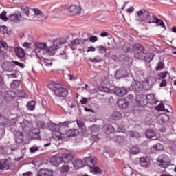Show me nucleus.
<instances>
[{"instance_id":"9d476101","label":"nucleus","mask_w":176,"mask_h":176,"mask_svg":"<svg viewBox=\"0 0 176 176\" xmlns=\"http://www.w3.org/2000/svg\"><path fill=\"white\" fill-rule=\"evenodd\" d=\"M66 43L65 39L64 38H56L54 41L53 46H50V47H53L54 54L58 49H60L61 45H64Z\"/></svg>"},{"instance_id":"39448f33","label":"nucleus","mask_w":176,"mask_h":176,"mask_svg":"<svg viewBox=\"0 0 176 176\" xmlns=\"http://www.w3.org/2000/svg\"><path fill=\"white\" fill-rule=\"evenodd\" d=\"M79 134V131L75 129H70L69 131H67L65 133H60V136H56V141H58L60 140H65L67 138H72V137H76Z\"/></svg>"},{"instance_id":"79ce46f5","label":"nucleus","mask_w":176,"mask_h":176,"mask_svg":"<svg viewBox=\"0 0 176 176\" xmlns=\"http://www.w3.org/2000/svg\"><path fill=\"white\" fill-rule=\"evenodd\" d=\"M116 133H126V128H124V126H123L122 124H119L117 126Z\"/></svg>"},{"instance_id":"6e6552de","label":"nucleus","mask_w":176,"mask_h":176,"mask_svg":"<svg viewBox=\"0 0 176 176\" xmlns=\"http://www.w3.org/2000/svg\"><path fill=\"white\" fill-rule=\"evenodd\" d=\"M14 166V164L12 162L10 159L1 160L0 161V170H10Z\"/></svg>"},{"instance_id":"412c9836","label":"nucleus","mask_w":176,"mask_h":176,"mask_svg":"<svg viewBox=\"0 0 176 176\" xmlns=\"http://www.w3.org/2000/svg\"><path fill=\"white\" fill-rule=\"evenodd\" d=\"M162 151H164V146L160 143H157L155 145L151 148V153L162 152Z\"/></svg>"},{"instance_id":"9b49d317","label":"nucleus","mask_w":176,"mask_h":176,"mask_svg":"<svg viewBox=\"0 0 176 176\" xmlns=\"http://www.w3.org/2000/svg\"><path fill=\"white\" fill-rule=\"evenodd\" d=\"M156 83V78L155 77H148L144 81V86L146 90H151L152 86Z\"/></svg>"},{"instance_id":"bf43d9fd","label":"nucleus","mask_w":176,"mask_h":176,"mask_svg":"<svg viewBox=\"0 0 176 176\" xmlns=\"http://www.w3.org/2000/svg\"><path fill=\"white\" fill-rule=\"evenodd\" d=\"M38 151H39V147H36L34 146L30 148V153H35V152H38Z\"/></svg>"},{"instance_id":"0e129e2a","label":"nucleus","mask_w":176,"mask_h":176,"mask_svg":"<svg viewBox=\"0 0 176 176\" xmlns=\"http://www.w3.org/2000/svg\"><path fill=\"white\" fill-rule=\"evenodd\" d=\"M39 133H41V131L38 129H34L32 131V134L34 135V137H38L39 135Z\"/></svg>"},{"instance_id":"864d4df0","label":"nucleus","mask_w":176,"mask_h":176,"mask_svg":"<svg viewBox=\"0 0 176 176\" xmlns=\"http://www.w3.org/2000/svg\"><path fill=\"white\" fill-rule=\"evenodd\" d=\"M85 41H89V42H92V43H94V42H97L98 41V38L97 36H90L89 38L85 39Z\"/></svg>"},{"instance_id":"603ef678","label":"nucleus","mask_w":176,"mask_h":176,"mask_svg":"<svg viewBox=\"0 0 176 176\" xmlns=\"http://www.w3.org/2000/svg\"><path fill=\"white\" fill-rule=\"evenodd\" d=\"M71 123H72V122L66 121L64 122H60L59 124H60V127H64L65 129V127H69V124H71Z\"/></svg>"},{"instance_id":"09e8293b","label":"nucleus","mask_w":176,"mask_h":176,"mask_svg":"<svg viewBox=\"0 0 176 176\" xmlns=\"http://www.w3.org/2000/svg\"><path fill=\"white\" fill-rule=\"evenodd\" d=\"M99 91L104 92V93H111V89L106 87H99Z\"/></svg>"},{"instance_id":"5701e85b","label":"nucleus","mask_w":176,"mask_h":176,"mask_svg":"<svg viewBox=\"0 0 176 176\" xmlns=\"http://www.w3.org/2000/svg\"><path fill=\"white\" fill-rule=\"evenodd\" d=\"M21 19H23V16H21V14L19 12L10 15L8 19L10 20V21H14V23H19V21H21Z\"/></svg>"},{"instance_id":"bb28decb","label":"nucleus","mask_w":176,"mask_h":176,"mask_svg":"<svg viewBox=\"0 0 176 176\" xmlns=\"http://www.w3.org/2000/svg\"><path fill=\"white\" fill-rule=\"evenodd\" d=\"M37 176H53V171L50 169H40Z\"/></svg>"},{"instance_id":"e433bc0d","label":"nucleus","mask_w":176,"mask_h":176,"mask_svg":"<svg viewBox=\"0 0 176 176\" xmlns=\"http://www.w3.org/2000/svg\"><path fill=\"white\" fill-rule=\"evenodd\" d=\"M146 137L149 139L155 138L156 137V132L154 130L148 129L146 132Z\"/></svg>"},{"instance_id":"3c124183","label":"nucleus","mask_w":176,"mask_h":176,"mask_svg":"<svg viewBox=\"0 0 176 176\" xmlns=\"http://www.w3.org/2000/svg\"><path fill=\"white\" fill-rule=\"evenodd\" d=\"M12 64H14V65H16L17 67H19V68H25V65H24L23 63H21L17 60H12Z\"/></svg>"},{"instance_id":"c756f323","label":"nucleus","mask_w":176,"mask_h":176,"mask_svg":"<svg viewBox=\"0 0 176 176\" xmlns=\"http://www.w3.org/2000/svg\"><path fill=\"white\" fill-rule=\"evenodd\" d=\"M14 96H16V94L12 91H7L5 93L4 98L6 101H12L13 98H14Z\"/></svg>"},{"instance_id":"338daca9","label":"nucleus","mask_w":176,"mask_h":176,"mask_svg":"<svg viewBox=\"0 0 176 176\" xmlns=\"http://www.w3.org/2000/svg\"><path fill=\"white\" fill-rule=\"evenodd\" d=\"M91 131L92 133H96L98 131V126H97L96 125H93L92 126H91Z\"/></svg>"},{"instance_id":"4468645a","label":"nucleus","mask_w":176,"mask_h":176,"mask_svg":"<svg viewBox=\"0 0 176 176\" xmlns=\"http://www.w3.org/2000/svg\"><path fill=\"white\" fill-rule=\"evenodd\" d=\"M14 140L16 144H21L24 140V133L21 131H14Z\"/></svg>"},{"instance_id":"c9c22d12","label":"nucleus","mask_w":176,"mask_h":176,"mask_svg":"<svg viewBox=\"0 0 176 176\" xmlns=\"http://www.w3.org/2000/svg\"><path fill=\"white\" fill-rule=\"evenodd\" d=\"M122 113L120 111H113L111 116V118L113 119V120H120L122 119Z\"/></svg>"},{"instance_id":"f257e3e1","label":"nucleus","mask_w":176,"mask_h":176,"mask_svg":"<svg viewBox=\"0 0 176 176\" xmlns=\"http://www.w3.org/2000/svg\"><path fill=\"white\" fill-rule=\"evenodd\" d=\"M52 90L56 97H60V98H65L68 95V88L64 85H61L58 82L52 83Z\"/></svg>"},{"instance_id":"c85d7f7f","label":"nucleus","mask_w":176,"mask_h":176,"mask_svg":"<svg viewBox=\"0 0 176 176\" xmlns=\"http://www.w3.org/2000/svg\"><path fill=\"white\" fill-rule=\"evenodd\" d=\"M0 126L3 127H8L9 126V119L5 117V116L0 113Z\"/></svg>"},{"instance_id":"72a5a7b5","label":"nucleus","mask_w":176,"mask_h":176,"mask_svg":"<svg viewBox=\"0 0 176 176\" xmlns=\"http://www.w3.org/2000/svg\"><path fill=\"white\" fill-rule=\"evenodd\" d=\"M85 162H87V164H91L89 166L93 167V166H96V164H97V158L95 157H89L86 158Z\"/></svg>"},{"instance_id":"aec40b11","label":"nucleus","mask_w":176,"mask_h":176,"mask_svg":"<svg viewBox=\"0 0 176 176\" xmlns=\"http://www.w3.org/2000/svg\"><path fill=\"white\" fill-rule=\"evenodd\" d=\"M15 53L19 58H21V61H25V52H24V50L21 47H16L15 48Z\"/></svg>"},{"instance_id":"2f4dec72","label":"nucleus","mask_w":176,"mask_h":176,"mask_svg":"<svg viewBox=\"0 0 176 176\" xmlns=\"http://www.w3.org/2000/svg\"><path fill=\"white\" fill-rule=\"evenodd\" d=\"M80 43H82V41H80L79 38H76L71 42L69 44V47L72 50H75L78 45H80Z\"/></svg>"},{"instance_id":"1a4fd4ad","label":"nucleus","mask_w":176,"mask_h":176,"mask_svg":"<svg viewBox=\"0 0 176 176\" xmlns=\"http://www.w3.org/2000/svg\"><path fill=\"white\" fill-rule=\"evenodd\" d=\"M151 159L148 156L142 157L140 158V165L141 167H144V168H148L151 167Z\"/></svg>"},{"instance_id":"de8ad7c7","label":"nucleus","mask_w":176,"mask_h":176,"mask_svg":"<svg viewBox=\"0 0 176 176\" xmlns=\"http://www.w3.org/2000/svg\"><path fill=\"white\" fill-rule=\"evenodd\" d=\"M21 10L26 16H30V8L27 6H22L21 7Z\"/></svg>"},{"instance_id":"a19ab883","label":"nucleus","mask_w":176,"mask_h":176,"mask_svg":"<svg viewBox=\"0 0 176 176\" xmlns=\"http://www.w3.org/2000/svg\"><path fill=\"white\" fill-rule=\"evenodd\" d=\"M10 86L12 89H19V87H20V81L19 80H14L10 84Z\"/></svg>"},{"instance_id":"a18cd8bd","label":"nucleus","mask_w":176,"mask_h":176,"mask_svg":"<svg viewBox=\"0 0 176 176\" xmlns=\"http://www.w3.org/2000/svg\"><path fill=\"white\" fill-rule=\"evenodd\" d=\"M164 68V63L162 61H160L157 64V67H155V71H162Z\"/></svg>"},{"instance_id":"dca6fc26","label":"nucleus","mask_w":176,"mask_h":176,"mask_svg":"<svg viewBox=\"0 0 176 176\" xmlns=\"http://www.w3.org/2000/svg\"><path fill=\"white\" fill-rule=\"evenodd\" d=\"M49 129L51 131H53L54 133H55V140L57 137H60V132H58V131L60 130V125L54 124V123H51L49 124Z\"/></svg>"},{"instance_id":"6ab92c4d","label":"nucleus","mask_w":176,"mask_h":176,"mask_svg":"<svg viewBox=\"0 0 176 176\" xmlns=\"http://www.w3.org/2000/svg\"><path fill=\"white\" fill-rule=\"evenodd\" d=\"M50 163L56 167H58V166L63 163V160L61 159V157L53 156L51 157Z\"/></svg>"},{"instance_id":"4d7b16f0","label":"nucleus","mask_w":176,"mask_h":176,"mask_svg":"<svg viewBox=\"0 0 176 176\" xmlns=\"http://www.w3.org/2000/svg\"><path fill=\"white\" fill-rule=\"evenodd\" d=\"M89 61H91V63H101L102 58H100V56H97L94 58L89 59Z\"/></svg>"},{"instance_id":"a211bd4d","label":"nucleus","mask_w":176,"mask_h":176,"mask_svg":"<svg viewBox=\"0 0 176 176\" xmlns=\"http://www.w3.org/2000/svg\"><path fill=\"white\" fill-rule=\"evenodd\" d=\"M85 162L82 161V160H76L74 162L71 163V166L74 167L75 170H79L82 167H85Z\"/></svg>"},{"instance_id":"423d86ee","label":"nucleus","mask_w":176,"mask_h":176,"mask_svg":"<svg viewBox=\"0 0 176 176\" xmlns=\"http://www.w3.org/2000/svg\"><path fill=\"white\" fill-rule=\"evenodd\" d=\"M157 164L160 167L167 168L170 166V158L166 154H162L158 157Z\"/></svg>"},{"instance_id":"f3484780","label":"nucleus","mask_w":176,"mask_h":176,"mask_svg":"<svg viewBox=\"0 0 176 176\" xmlns=\"http://www.w3.org/2000/svg\"><path fill=\"white\" fill-rule=\"evenodd\" d=\"M60 157L63 163H68L69 164H71L74 159V155L71 153H64Z\"/></svg>"},{"instance_id":"f03ea898","label":"nucleus","mask_w":176,"mask_h":176,"mask_svg":"<svg viewBox=\"0 0 176 176\" xmlns=\"http://www.w3.org/2000/svg\"><path fill=\"white\" fill-rule=\"evenodd\" d=\"M138 102H139V104H140L142 107L146 105L148 102L151 105H156L158 102L154 94H148L147 96H143L141 97V100H138Z\"/></svg>"},{"instance_id":"052dcab7","label":"nucleus","mask_w":176,"mask_h":176,"mask_svg":"<svg viewBox=\"0 0 176 176\" xmlns=\"http://www.w3.org/2000/svg\"><path fill=\"white\" fill-rule=\"evenodd\" d=\"M168 74V72H161L160 74V78H161V79H162V80H165L166 78L167 77Z\"/></svg>"},{"instance_id":"58836bf2","label":"nucleus","mask_w":176,"mask_h":176,"mask_svg":"<svg viewBox=\"0 0 176 176\" xmlns=\"http://www.w3.org/2000/svg\"><path fill=\"white\" fill-rule=\"evenodd\" d=\"M130 152L132 155H138L141 152V149L138 146H133L130 149Z\"/></svg>"},{"instance_id":"c03bdc74","label":"nucleus","mask_w":176,"mask_h":176,"mask_svg":"<svg viewBox=\"0 0 176 176\" xmlns=\"http://www.w3.org/2000/svg\"><path fill=\"white\" fill-rule=\"evenodd\" d=\"M155 109H157V111H166V112L168 113L170 112L168 109H164V104H163V103H160L158 106H157Z\"/></svg>"},{"instance_id":"473e14b6","label":"nucleus","mask_w":176,"mask_h":176,"mask_svg":"<svg viewBox=\"0 0 176 176\" xmlns=\"http://www.w3.org/2000/svg\"><path fill=\"white\" fill-rule=\"evenodd\" d=\"M69 12L73 14H79V13H80V7L79 6H72L69 8Z\"/></svg>"},{"instance_id":"13d9d810","label":"nucleus","mask_w":176,"mask_h":176,"mask_svg":"<svg viewBox=\"0 0 176 176\" xmlns=\"http://www.w3.org/2000/svg\"><path fill=\"white\" fill-rule=\"evenodd\" d=\"M36 124H37L38 129H44L45 127H46L45 122L42 121H38Z\"/></svg>"},{"instance_id":"20e7f679","label":"nucleus","mask_w":176,"mask_h":176,"mask_svg":"<svg viewBox=\"0 0 176 176\" xmlns=\"http://www.w3.org/2000/svg\"><path fill=\"white\" fill-rule=\"evenodd\" d=\"M134 50L136 52L135 53V57L138 60H144L146 57V53H144L145 49L140 44H135L133 46Z\"/></svg>"},{"instance_id":"b1692460","label":"nucleus","mask_w":176,"mask_h":176,"mask_svg":"<svg viewBox=\"0 0 176 176\" xmlns=\"http://www.w3.org/2000/svg\"><path fill=\"white\" fill-rule=\"evenodd\" d=\"M103 130L105 134L109 135V134H112L116 132L115 128L111 124H106L103 126Z\"/></svg>"},{"instance_id":"680f3d73","label":"nucleus","mask_w":176,"mask_h":176,"mask_svg":"<svg viewBox=\"0 0 176 176\" xmlns=\"http://www.w3.org/2000/svg\"><path fill=\"white\" fill-rule=\"evenodd\" d=\"M5 54H6V52L0 50V61H3V60H5Z\"/></svg>"},{"instance_id":"f704fd0d","label":"nucleus","mask_w":176,"mask_h":176,"mask_svg":"<svg viewBox=\"0 0 176 176\" xmlns=\"http://www.w3.org/2000/svg\"><path fill=\"white\" fill-rule=\"evenodd\" d=\"M88 167H89V171L90 173H92V174H100L101 173V169H100L99 167L94 166H90L88 165Z\"/></svg>"},{"instance_id":"774afa93","label":"nucleus","mask_w":176,"mask_h":176,"mask_svg":"<svg viewBox=\"0 0 176 176\" xmlns=\"http://www.w3.org/2000/svg\"><path fill=\"white\" fill-rule=\"evenodd\" d=\"M68 107H69V108H75V101H69L68 102Z\"/></svg>"},{"instance_id":"cd10ccee","label":"nucleus","mask_w":176,"mask_h":176,"mask_svg":"<svg viewBox=\"0 0 176 176\" xmlns=\"http://www.w3.org/2000/svg\"><path fill=\"white\" fill-rule=\"evenodd\" d=\"M126 74H127L126 69H120L116 72L115 76H116L118 79H120V78H126Z\"/></svg>"},{"instance_id":"5fc2aeb1","label":"nucleus","mask_w":176,"mask_h":176,"mask_svg":"<svg viewBox=\"0 0 176 176\" xmlns=\"http://www.w3.org/2000/svg\"><path fill=\"white\" fill-rule=\"evenodd\" d=\"M122 50L124 52V53H129V52H130V47L129 46V44H124L122 45Z\"/></svg>"},{"instance_id":"ea45409f","label":"nucleus","mask_w":176,"mask_h":176,"mask_svg":"<svg viewBox=\"0 0 176 176\" xmlns=\"http://www.w3.org/2000/svg\"><path fill=\"white\" fill-rule=\"evenodd\" d=\"M36 105V102H35V101L29 102L27 104L28 109L29 111H34V109H35Z\"/></svg>"},{"instance_id":"e2e57ef3","label":"nucleus","mask_w":176,"mask_h":176,"mask_svg":"<svg viewBox=\"0 0 176 176\" xmlns=\"http://www.w3.org/2000/svg\"><path fill=\"white\" fill-rule=\"evenodd\" d=\"M5 137V127L0 128V140Z\"/></svg>"},{"instance_id":"7c9ffc66","label":"nucleus","mask_w":176,"mask_h":176,"mask_svg":"<svg viewBox=\"0 0 176 176\" xmlns=\"http://www.w3.org/2000/svg\"><path fill=\"white\" fill-rule=\"evenodd\" d=\"M38 58L42 64V65H45V67H52L53 62L49 59H46L42 56H38Z\"/></svg>"},{"instance_id":"49530a36","label":"nucleus","mask_w":176,"mask_h":176,"mask_svg":"<svg viewBox=\"0 0 176 176\" xmlns=\"http://www.w3.org/2000/svg\"><path fill=\"white\" fill-rule=\"evenodd\" d=\"M114 141L117 144H122L124 141V138L123 136H117L114 138Z\"/></svg>"},{"instance_id":"69168bd1","label":"nucleus","mask_w":176,"mask_h":176,"mask_svg":"<svg viewBox=\"0 0 176 176\" xmlns=\"http://www.w3.org/2000/svg\"><path fill=\"white\" fill-rule=\"evenodd\" d=\"M59 56L63 60H67L68 58V55L65 54V52H62L59 54Z\"/></svg>"},{"instance_id":"a878e982","label":"nucleus","mask_w":176,"mask_h":176,"mask_svg":"<svg viewBox=\"0 0 176 176\" xmlns=\"http://www.w3.org/2000/svg\"><path fill=\"white\" fill-rule=\"evenodd\" d=\"M117 104L118 105L119 108L122 109H126V108L129 107V102L126 99H120L117 102Z\"/></svg>"},{"instance_id":"2eb2a0df","label":"nucleus","mask_w":176,"mask_h":176,"mask_svg":"<svg viewBox=\"0 0 176 176\" xmlns=\"http://www.w3.org/2000/svg\"><path fill=\"white\" fill-rule=\"evenodd\" d=\"M152 23H155V24L159 23V18H157L155 15L151 16V14H149L148 13V16L146 19V22L143 23V25H148V24H152Z\"/></svg>"},{"instance_id":"37998d69","label":"nucleus","mask_w":176,"mask_h":176,"mask_svg":"<svg viewBox=\"0 0 176 176\" xmlns=\"http://www.w3.org/2000/svg\"><path fill=\"white\" fill-rule=\"evenodd\" d=\"M8 50V44L3 41H0V50Z\"/></svg>"},{"instance_id":"4c0bfd02","label":"nucleus","mask_w":176,"mask_h":176,"mask_svg":"<svg viewBox=\"0 0 176 176\" xmlns=\"http://www.w3.org/2000/svg\"><path fill=\"white\" fill-rule=\"evenodd\" d=\"M69 167L72 168V166L71 164H66V165H63L61 168H60V173H62L63 174L64 173H68V171H69Z\"/></svg>"},{"instance_id":"7ed1b4c3","label":"nucleus","mask_w":176,"mask_h":176,"mask_svg":"<svg viewBox=\"0 0 176 176\" xmlns=\"http://www.w3.org/2000/svg\"><path fill=\"white\" fill-rule=\"evenodd\" d=\"M34 46L36 49L40 50L38 51L39 52H41L43 54H48L49 56H53V54H54L53 47H47L45 43L37 42L34 43Z\"/></svg>"},{"instance_id":"4be33fe9","label":"nucleus","mask_w":176,"mask_h":176,"mask_svg":"<svg viewBox=\"0 0 176 176\" xmlns=\"http://www.w3.org/2000/svg\"><path fill=\"white\" fill-rule=\"evenodd\" d=\"M131 87L135 91H141L144 86L142 85V82L140 81H133L131 84Z\"/></svg>"},{"instance_id":"8fccbe9b","label":"nucleus","mask_w":176,"mask_h":176,"mask_svg":"<svg viewBox=\"0 0 176 176\" xmlns=\"http://www.w3.org/2000/svg\"><path fill=\"white\" fill-rule=\"evenodd\" d=\"M0 19L1 20H3V21H8L9 18L6 17V11H3L1 14H0Z\"/></svg>"},{"instance_id":"ddd939ff","label":"nucleus","mask_w":176,"mask_h":176,"mask_svg":"<svg viewBox=\"0 0 176 176\" xmlns=\"http://www.w3.org/2000/svg\"><path fill=\"white\" fill-rule=\"evenodd\" d=\"M113 93L118 97H123V96H126L127 94L128 91L124 87H115L113 89Z\"/></svg>"},{"instance_id":"393cba45","label":"nucleus","mask_w":176,"mask_h":176,"mask_svg":"<svg viewBox=\"0 0 176 176\" xmlns=\"http://www.w3.org/2000/svg\"><path fill=\"white\" fill-rule=\"evenodd\" d=\"M15 66L13 63H8L3 65V69L7 71V72H13L14 71Z\"/></svg>"},{"instance_id":"f8f14e48","label":"nucleus","mask_w":176,"mask_h":176,"mask_svg":"<svg viewBox=\"0 0 176 176\" xmlns=\"http://www.w3.org/2000/svg\"><path fill=\"white\" fill-rule=\"evenodd\" d=\"M20 125L25 131H28L32 129V122L26 119H24L22 122H21Z\"/></svg>"},{"instance_id":"6e6d98bb","label":"nucleus","mask_w":176,"mask_h":176,"mask_svg":"<svg viewBox=\"0 0 176 176\" xmlns=\"http://www.w3.org/2000/svg\"><path fill=\"white\" fill-rule=\"evenodd\" d=\"M96 47L99 50V52L101 53V54H103V53H107V47L101 45L98 46Z\"/></svg>"},{"instance_id":"0eeeda50","label":"nucleus","mask_w":176,"mask_h":176,"mask_svg":"<svg viewBox=\"0 0 176 176\" xmlns=\"http://www.w3.org/2000/svg\"><path fill=\"white\" fill-rule=\"evenodd\" d=\"M149 16V12L146 10H141L138 12V16H136L137 21L144 25V23L146 21V19Z\"/></svg>"}]
</instances>
